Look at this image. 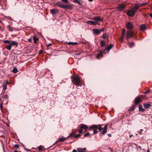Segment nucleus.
Segmentation results:
<instances>
[{
  "label": "nucleus",
  "mask_w": 152,
  "mask_h": 152,
  "mask_svg": "<svg viewBox=\"0 0 152 152\" xmlns=\"http://www.w3.org/2000/svg\"><path fill=\"white\" fill-rule=\"evenodd\" d=\"M52 44H49L47 45V48L49 47L50 46L52 45Z\"/></svg>",
  "instance_id": "44"
},
{
  "label": "nucleus",
  "mask_w": 152,
  "mask_h": 152,
  "mask_svg": "<svg viewBox=\"0 0 152 152\" xmlns=\"http://www.w3.org/2000/svg\"><path fill=\"white\" fill-rule=\"evenodd\" d=\"M143 106L145 108L148 109L151 106V105L148 103H144L143 104Z\"/></svg>",
  "instance_id": "16"
},
{
  "label": "nucleus",
  "mask_w": 152,
  "mask_h": 152,
  "mask_svg": "<svg viewBox=\"0 0 152 152\" xmlns=\"http://www.w3.org/2000/svg\"><path fill=\"white\" fill-rule=\"evenodd\" d=\"M43 147L42 146H40L39 147L38 149L40 151H42L43 150Z\"/></svg>",
  "instance_id": "32"
},
{
  "label": "nucleus",
  "mask_w": 152,
  "mask_h": 152,
  "mask_svg": "<svg viewBox=\"0 0 152 152\" xmlns=\"http://www.w3.org/2000/svg\"><path fill=\"white\" fill-rule=\"evenodd\" d=\"M8 94H6L5 95V98L6 99H7L8 98Z\"/></svg>",
  "instance_id": "41"
},
{
  "label": "nucleus",
  "mask_w": 152,
  "mask_h": 152,
  "mask_svg": "<svg viewBox=\"0 0 152 152\" xmlns=\"http://www.w3.org/2000/svg\"><path fill=\"white\" fill-rule=\"evenodd\" d=\"M139 6L136 4L133 7L130 9V10H129L126 13L127 15L130 17L133 16L139 9Z\"/></svg>",
  "instance_id": "2"
},
{
  "label": "nucleus",
  "mask_w": 152,
  "mask_h": 152,
  "mask_svg": "<svg viewBox=\"0 0 152 152\" xmlns=\"http://www.w3.org/2000/svg\"><path fill=\"white\" fill-rule=\"evenodd\" d=\"M50 13L53 15L58 13V11L57 9H52L50 10Z\"/></svg>",
  "instance_id": "14"
},
{
  "label": "nucleus",
  "mask_w": 152,
  "mask_h": 152,
  "mask_svg": "<svg viewBox=\"0 0 152 152\" xmlns=\"http://www.w3.org/2000/svg\"><path fill=\"white\" fill-rule=\"evenodd\" d=\"M144 99V96L142 95H140L137 96L134 100V104L136 105L139 104L142 101V99Z\"/></svg>",
  "instance_id": "5"
},
{
  "label": "nucleus",
  "mask_w": 152,
  "mask_h": 152,
  "mask_svg": "<svg viewBox=\"0 0 152 152\" xmlns=\"http://www.w3.org/2000/svg\"><path fill=\"white\" fill-rule=\"evenodd\" d=\"M8 50H10L11 48V45H10L5 47Z\"/></svg>",
  "instance_id": "28"
},
{
  "label": "nucleus",
  "mask_w": 152,
  "mask_h": 152,
  "mask_svg": "<svg viewBox=\"0 0 152 152\" xmlns=\"http://www.w3.org/2000/svg\"><path fill=\"white\" fill-rule=\"evenodd\" d=\"M125 33V30L124 28H123L122 30V32L121 38L119 39V41L120 42H123L124 39V37Z\"/></svg>",
  "instance_id": "8"
},
{
  "label": "nucleus",
  "mask_w": 152,
  "mask_h": 152,
  "mask_svg": "<svg viewBox=\"0 0 152 152\" xmlns=\"http://www.w3.org/2000/svg\"><path fill=\"white\" fill-rule=\"evenodd\" d=\"M67 137L66 138H63V137H62V138H60L59 139V140L58 141H57L56 142V143H57L59 141H60V142H62L64 141V140H65L66 139H67Z\"/></svg>",
  "instance_id": "23"
},
{
  "label": "nucleus",
  "mask_w": 152,
  "mask_h": 152,
  "mask_svg": "<svg viewBox=\"0 0 152 152\" xmlns=\"http://www.w3.org/2000/svg\"><path fill=\"white\" fill-rule=\"evenodd\" d=\"M3 42L5 43H8L9 44L11 45H12L17 46L18 45V43L16 42L15 41L5 40L3 41Z\"/></svg>",
  "instance_id": "7"
},
{
  "label": "nucleus",
  "mask_w": 152,
  "mask_h": 152,
  "mask_svg": "<svg viewBox=\"0 0 152 152\" xmlns=\"http://www.w3.org/2000/svg\"><path fill=\"white\" fill-rule=\"evenodd\" d=\"M126 6L125 4H121L119 5L118 8L120 11H122L125 9Z\"/></svg>",
  "instance_id": "11"
},
{
  "label": "nucleus",
  "mask_w": 152,
  "mask_h": 152,
  "mask_svg": "<svg viewBox=\"0 0 152 152\" xmlns=\"http://www.w3.org/2000/svg\"><path fill=\"white\" fill-rule=\"evenodd\" d=\"M93 19L97 22L98 21H102L103 20L102 18H100L99 17H95L93 18Z\"/></svg>",
  "instance_id": "15"
},
{
  "label": "nucleus",
  "mask_w": 152,
  "mask_h": 152,
  "mask_svg": "<svg viewBox=\"0 0 152 152\" xmlns=\"http://www.w3.org/2000/svg\"><path fill=\"white\" fill-rule=\"evenodd\" d=\"M14 152H18V151H17L16 150H15L14 151Z\"/></svg>",
  "instance_id": "56"
},
{
  "label": "nucleus",
  "mask_w": 152,
  "mask_h": 152,
  "mask_svg": "<svg viewBox=\"0 0 152 152\" xmlns=\"http://www.w3.org/2000/svg\"><path fill=\"white\" fill-rule=\"evenodd\" d=\"M7 28L10 31H13L12 30V27L11 26H10V25H8L7 26Z\"/></svg>",
  "instance_id": "29"
},
{
  "label": "nucleus",
  "mask_w": 152,
  "mask_h": 152,
  "mask_svg": "<svg viewBox=\"0 0 152 152\" xmlns=\"http://www.w3.org/2000/svg\"><path fill=\"white\" fill-rule=\"evenodd\" d=\"M80 127L81 129H84L85 130H86L88 128V127L87 125L83 124L81 125Z\"/></svg>",
  "instance_id": "21"
},
{
  "label": "nucleus",
  "mask_w": 152,
  "mask_h": 152,
  "mask_svg": "<svg viewBox=\"0 0 152 152\" xmlns=\"http://www.w3.org/2000/svg\"><path fill=\"white\" fill-rule=\"evenodd\" d=\"M62 1L65 3H67L68 2V0H62Z\"/></svg>",
  "instance_id": "43"
},
{
  "label": "nucleus",
  "mask_w": 152,
  "mask_h": 152,
  "mask_svg": "<svg viewBox=\"0 0 152 152\" xmlns=\"http://www.w3.org/2000/svg\"><path fill=\"white\" fill-rule=\"evenodd\" d=\"M149 92V91H147L146 92H144V94H147V93H148Z\"/></svg>",
  "instance_id": "48"
},
{
  "label": "nucleus",
  "mask_w": 152,
  "mask_h": 152,
  "mask_svg": "<svg viewBox=\"0 0 152 152\" xmlns=\"http://www.w3.org/2000/svg\"><path fill=\"white\" fill-rule=\"evenodd\" d=\"M133 36V33L132 31H128L126 32L125 39L128 40L129 38H132Z\"/></svg>",
  "instance_id": "6"
},
{
  "label": "nucleus",
  "mask_w": 152,
  "mask_h": 152,
  "mask_svg": "<svg viewBox=\"0 0 152 152\" xmlns=\"http://www.w3.org/2000/svg\"><path fill=\"white\" fill-rule=\"evenodd\" d=\"M42 52L43 51L42 50H41L40 51V52H39V53L40 54V53H42Z\"/></svg>",
  "instance_id": "52"
},
{
  "label": "nucleus",
  "mask_w": 152,
  "mask_h": 152,
  "mask_svg": "<svg viewBox=\"0 0 152 152\" xmlns=\"http://www.w3.org/2000/svg\"><path fill=\"white\" fill-rule=\"evenodd\" d=\"M73 132L74 133H75V134H76V133L77 131V130L76 129H74V130H73Z\"/></svg>",
  "instance_id": "39"
},
{
  "label": "nucleus",
  "mask_w": 152,
  "mask_h": 152,
  "mask_svg": "<svg viewBox=\"0 0 152 152\" xmlns=\"http://www.w3.org/2000/svg\"><path fill=\"white\" fill-rule=\"evenodd\" d=\"M139 111L143 112L145 111V110L143 108L142 106L140 104L139 105Z\"/></svg>",
  "instance_id": "18"
},
{
  "label": "nucleus",
  "mask_w": 152,
  "mask_h": 152,
  "mask_svg": "<svg viewBox=\"0 0 152 152\" xmlns=\"http://www.w3.org/2000/svg\"><path fill=\"white\" fill-rule=\"evenodd\" d=\"M86 148H77L78 152H86Z\"/></svg>",
  "instance_id": "19"
},
{
  "label": "nucleus",
  "mask_w": 152,
  "mask_h": 152,
  "mask_svg": "<svg viewBox=\"0 0 152 152\" xmlns=\"http://www.w3.org/2000/svg\"><path fill=\"white\" fill-rule=\"evenodd\" d=\"M57 4L60 7L63 9V6H64V4H63L62 3H61V2H58L57 3Z\"/></svg>",
  "instance_id": "24"
},
{
  "label": "nucleus",
  "mask_w": 152,
  "mask_h": 152,
  "mask_svg": "<svg viewBox=\"0 0 152 152\" xmlns=\"http://www.w3.org/2000/svg\"><path fill=\"white\" fill-rule=\"evenodd\" d=\"M74 2L77 3L79 5L80 4V3L79 1V0H73Z\"/></svg>",
  "instance_id": "27"
},
{
  "label": "nucleus",
  "mask_w": 152,
  "mask_h": 152,
  "mask_svg": "<svg viewBox=\"0 0 152 152\" xmlns=\"http://www.w3.org/2000/svg\"><path fill=\"white\" fill-rule=\"evenodd\" d=\"M134 45V43H131L130 44V47H132Z\"/></svg>",
  "instance_id": "45"
},
{
  "label": "nucleus",
  "mask_w": 152,
  "mask_h": 152,
  "mask_svg": "<svg viewBox=\"0 0 152 152\" xmlns=\"http://www.w3.org/2000/svg\"><path fill=\"white\" fill-rule=\"evenodd\" d=\"M132 136H133V135H130V136L129 137H130V138H131V137Z\"/></svg>",
  "instance_id": "54"
},
{
  "label": "nucleus",
  "mask_w": 152,
  "mask_h": 152,
  "mask_svg": "<svg viewBox=\"0 0 152 152\" xmlns=\"http://www.w3.org/2000/svg\"><path fill=\"white\" fill-rule=\"evenodd\" d=\"M113 45L112 44H110L107 48L106 47H105V49L104 50H102V51H100V53L97 55V58L98 59L101 57H103V54L104 53H105V51L107 50V52H109L110 50L113 48Z\"/></svg>",
  "instance_id": "4"
},
{
  "label": "nucleus",
  "mask_w": 152,
  "mask_h": 152,
  "mask_svg": "<svg viewBox=\"0 0 152 152\" xmlns=\"http://www.w3.org/2000/svg\"><path fill=\"white\" fill-rule=\"evenodd\" d=\"M1 28V26H0V29Z\"/></svg>",
  "instance_id": "59"
},
{
  "label": "nucleus",
  "mask_w": 152,
  "mask_h": 152,
  "mask_svg": "<svg viewBox=\"0 0 152 152\" xmlns=\"http://www.w3.org/2000/svg\"><path fill=\"white\" fill-rule=\"evenodd\" d=\"M33 39L34 43H37V42L39 40V39L35 36L33 37Z\"/></svg>",
  "instance_id": "25"
},
{
  "label": "nucleus",
  "mask_w": 152,
  "mask_h": 152,
  "mask_svg": "<svg viewBox=\"0 0 152 152\" xmlns=\"http://www.w3.org/2000/svg\"><path fill=\"white\" fill-rule=\"evenodd\" d=\"M86 23H88L92 25H96V24L99 25V23L97 22H95L94 21H91L90 20H88L87 21Z\"/></svg>",
  "instance_id": "13"
},
{
  "label": "nucleus",
  "mask_w": 152,
  "mask_h": 152,
  "mask_svg": "<svg viewBox=\"0 0 152 152\" xmlns=\"http://www.w3.org/2000/svg\"><path fill=\"white\" fill-rule=\"evenodd\" d=\"M126 26L127 29H131L133 28V25L132 22H128L126 24Z\"/></svg>",
  "instance_id": "12"
},
{
  "label": "nucleus",
  "mask_w": 152,
  "mask_h": 152,
  "mask_svg": "<svg viewBox=\"0 0 152 152\" xmlns=\"http://www.w3.org/2000/svg\"><path fill=\"white\" fill-rule=\"evenodd\" d=\"M146 28V26L145 24L142 25L140 27V29L141 30H144Z\"/></svg>",
  "instance_id": "20"
},
{
  "label": "nucleus",
  "mask_w": 152,
  "mask_h": 152,
  "mask_svg": "<svg viewBox=\"0 0 152 152\" xmlns=\"http://www.w3.org/2000/svg\"><path fill=\"white\" fill-rule=\"evenodd\" d=\"M136 105L135 104H134L131 107L129 108L128 110L129 111H133L135 108V107Z\"/></svg>",
  "instance_id": "22"
},
{
  "label": "nucleus",
  "mask_w": 152,
  "mask_h": 152,
  "mask_svg": "<svg viewBox=\"0 0 152 152\" xmlns=\"http://www.w3.org/2000/svg\"><path fill=\"white\" fill-rule=\"evenodd\" d=\"M104 28H102L99 30H98L97 29H92L94 34H99L101 32L104 31Z\"/></svg>",
  "instance_id": "9"
},
{
  "label": "nucleus",
  "mask_w": 152,
  "mask_h": 152,
  "mask_svg": "<svg viewBox=\"0 0 152 152\" xmlns=\"http://www.w3.org/2000/svg\"><path fill=\"white\" fill-rule=\"evenodd\" d=\"M28 41L30 42H32V39L31 38L29 39H28Z\"/></svg>",
  "instance_id": "46"
},
{
  "label": "nucleus",
  "mask_w": 152,
  "mask_h": 152,
  "mask_svg": "<svg viewBox=\"0 0 152 152\" xmlns=\"http://www.w3.org/2000/svg\"><path fill=\"white\" fill-rule=\"evenodd\" d=\"M2 86L4 87V90H5L7 88V86L6 85V84L5 83Z\"/></svg>",
  "instance_id": "33"
},
{
  "label": "nucleus",
  "mask_w": 152,
  "mask_h": 152,
  "mask_svg": "<svg viewBox=\"0 0 152 152\" xmlns=\"http://www.w3.org/2000/svg\"><path fill=\"white\" fill-rule=\"evenodd\" d=\"M103 126V124L93 125L90 126L89 129H94V130L93 133L94 134H95L98 132V131L100 132L103 130L99 134V136H101L102 134L104 135L107 132V125H105L104 127L102 128V127Z\"/></svg>",
  "instance_id": "1"
},
{
  "label": "nucleus",
  "mask_w": 152,
  "mask_h": 152,
  "mask_svg": "<svg viewBox=\"0 0 152 152\" xmlns=\"http://www.w3.org/2000/svg\"><path fill=\"white\" fill-rule=\"evenodd\" d=\"M80 135L81 134H80L77 135H76L75 134V135L74 137V138L79 137L80 136Z\"/></svg>",
  "instance_id": "35"
},
{
  "label": "nucleus",
  "mask_w": 152,
  "mask_h": 152,
  "mask_svg": "<svg viewBox=\"0 0 152 152\" xmlns=\"http://www.w3.org/2000/svg\"><path fill=\"white\" fill-rule=\"evenodd\" d=\"M144 4H141L140 5H139V7L140 6H142Z\"/></svg>",
  "instance_id": "49"
},
{
  "label": "nucleus",
  "mask_w": 152,
  "mask_h": 152,
  "mask_svg": "<svg viewBox=\"0 0 152 152\" xmlns=\"http://www.w3.org/2000/svg\"><path fill=\"white\" fill-rule=\"evenodd\" d=\"M0 22H1V21H0Z\"/></svg>",
  "instance_id": "60"
},
{
  "label": "nucleus",
  "mask_w": 152,
  "mask_h": 152,
  "mask_svg": "<svg viewBox=\"0 0 152 152\" xmlns=\"http://www.w3.org/2000/svg\"><path fill=\"white\" fill-rule=\"evenodd\" d=\"M143 131V130L142 129H141L140 130V131H139V133L140 134H142V132Z\"/></svg>",
  "instance_id": "42"
},
{
  "label": "nucleus",
  "mask_w": 152,
  "mask_h": 152,
  "mask_svg": "<svg viewBox=\"0 0 152 152\" xmlns=\"http://www.w3.org/2000/svg\"><path fill=\"white\" fill-rule=\"evenodd\" d=\"M72 152H77V151H76V150H73V151Z\"/></svg>",
  "instance_id": "50"
},
{
  "label": "nucleus",
  "mask_w": 152,
  "mask_h": 152,
  "mask_svg": "<svg viewBox=\"0 0 152 152\" xmlns=\"http://www.w3.org/2000/svg\"><path fill=\"white\" fill-rule=\"evenodd\" d=\"M83 130L82 129H79V133L80 134L83 132Z\"/></svg>",
  "instance_id": "37"
},
{
  "label": "nucleus",
  "mask_w": 152,
  "mask_h": 152,
  "mask_svg": "<svg viewBox=\"0 0 152 152\" xmlns=\"http://www.w3.org/2000/svg\"><path fill=\"white\" fill-rule=\"evenodd\" d=\"M14 146L15 148H18L19 147V145L18 144H16L14 145Z\"/></svg>",
  "instance_id": "40"
},
{
  "label": "nucleus",
  "mask_w": 152,
  "mask_h": 152,
  "mask_svg": "<svg viewBox=\"0 0 152 152\" xmlns=\"http://www.w3.org/2000/svg\"><path fill=\"white\" fill-rule=\"evenodd\" d=\"M89 1H92L93 0H88Z\"/></svg>",
  "instance_id": "55"
},
{
  "label": "nucleus",
  "mask_w": 152,
  "mask_h": 152,
  "mask_svg": "<svg viewBox=\"0 0 152 152\" xmlns=\"http://www.w3.org/2000/svg\"><path fill=\"white\" fill-rule=\"evenodd\" d=\"M102 37L103 39H105L106 38V34H103L102 36Z\"/></svg>",
  "instance_id": "36"
},
{
  "label": "nucleus",
  "mask_w": 152,
  "mask_h": 152,
  "mask_svg": "<svg viewBox=\"0 0 152 152\" xmlns=\"http://www.w3.org/2000/svg\"><path fill=\"white\" fill-rule=\"evenodd\" d=\"M12 71L14 73H16L18 72V70L17 68L15 67L13 68V69L12 70Z\"/></svg>",
  "instance_id": "31"
},
{
  "label": "nucleus",
  "mask_w": 152,
  "mask_h": 152,
  "mask_svg": "<svg viewBox=\"0 0 152 152\" xmlns=\"http://www.w3.org/2000/svg\"><path fill=\"white\" fill-rule=\"evenodd\" d=\"M150 15L152 18V13L150 14Z\"/></svg>",
  "instance_id": "53"
},
{
  "label": "nucleus",
  "mask_w": 152,
  "mask_h": 152,
  "mask_svg": "<svg viewBox=\"0 0 152 152\" xmlns=\"http://www.w3.org/2000/svg\"><path fill=\"white\" fill-rule=\"evenodd\" d=\"M28 150V151H30V150H28H28Z\"/></svg>",
  "instance_id": "58"
},
{
  "label": "nucleus",
  "mask_w": 152,
  "mask_h": 152,
  "mask_svg": "<svg viewBox=\"0 0 152 152\" xmlns=\"http://www.w3.org/2000/svg\"><path fill=\"white\" fill-rule=\"evenodd\" d=\"M0 107L1 109L2 110V108H3V105H2V103H1L0 104Z\"/></svg>",
  "instance_id": "38"
},
{
  "label": "nucleus",
  "mask_w": 152,
  "mask_h": 152,
  "mask_svg": "<svg viewBox=\"0 0 152 152\" xmlns=\"http://www.w3.org/2000/svg\"><path fill=\"white\" fill-rule=\"evenodd\" d=\"M108 135L109 137H111V134H108Z\"/></svg>",
  "instance_id": "51"
},
{
  "label": "nucleus",
  "mask_w": 152,
  "mask_h": 152,
  "mask_svg": "<svg viewBox=\"0 0 152 152\" xmlns=\"http://www.w3.org/2000/svg\"><path fill=\"white\" fill-rule=\"evenodd\" d=\"M72 81L74 84L77 86H81V81L79 77L77 75H75L71 77Z\"/></svg>",
  "instance_id": "3"
},
{
  "label": "nucleus",
  "mask_w": 152,
  "mask_h": 152,
  "mask_svg": "<svg viewBox=\"0 0 152 152\" xmlns=\"http://www.w3.org/2000/svg\"><path fill=\"white\" fill-rule=\"evenodd\" d=\"M90 133L89 132H87V133L85 134L84 135V137H88L89 136Z\"/></svg>",
  "instance_id": "34"
},
{
  "label": "nucleus",
  "mask_w": 152,
  "mask_h": 152,
  "mask_svg": "<svg viewBox=\"0 0 152 152\" xmlns=\"http://www.w3.org/2000/svg\"><path fill=\"white\" fill-rule=\"evenodd\" d=\"M78 44V43L77 42H69L67 43V44L69 45H76Z\"/></svg>",
  "instance_id": "26"
},
{
  "label": "nucleus",
  "mask_w": 152,
  "mask_h": 152,
  "mask_svg": "<svg viewBox=\"0 0 152 152\" xmlns=\"http://www.w3.org/2000/svg\"><path fill=\"white\" fill-rule=\"evenodd\" d=\"M73 6L72 4H64L63 9L67 10H71L72 9Z\"/></svg>",
  "instance_id": "10"
},
{
  "label": "nucleus",
  "mask_w": 152,
  "mask_h": 152,
  "mask_svg": "<svg viewBox=\"0 0 152 152\" xmlns=\"http://www.w3.org/2000/svg\"><path fill=\"white\" fill-rule=\"evenodd\" d=\"M75 133H74L73 132L70 134L69 137H74L75 136Z\"/></svg>",
  "instance_id": "30"
},
{
  "label": "nucleus",
  "mask_w": 152,
  "mask_h": 152,
  "mask_svg": "<svg viewBox=\"0 0 152 152\" xmlns=\"http://www.w3.org/2000/svg\"><path fill=\"white\" fill-rule=\"evenodd\" d=\"M147 152H150V151H149V150H147Z\"/></svg>",
  "instance_id": "57"
},
{
  "label": "nucleus",
  "mask_w": 152,
  "mask_h": 152,
  "mask_svg": "<svg viewBox=\"0 0 152 152\" xmlns=\"http://www.w3.org/2000/svg\"><path fill=\"white\" fill-rule=\"evenodd\" d=\"M100 45L101 46V48H102L103 49V47H104L105 45V42L104 40L101 41H100Z\"/></svg>",
  "instance_id": "17"
},
{
  "label": "nucleus",
  "mask_w": 152,
  "mask_h": 152,
  "mask_svg": "<svg viewBox=\"0 0 152 152\" xmlns=\"http://www.w3.org/2000/svg\"><path fill=\"white\" fill-rule=\"evenodd\" d=\"M6 84V85L7 84H10V83H9L7 80L6 81V83H5Z\"/></svg>",
  "instance_id": "47"
}]
</instances>
